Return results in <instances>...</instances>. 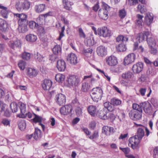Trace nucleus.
<instances>
[{"label": "nucleus", "mask_w": 158, "mask_h": 158, "mask_svg": "<svg viewBox=\"0 0 158 158\" xmlns=\"http://www.w3.org/2000/svg\"><path fill=\"white\" fill-rule=\"evenodd\" d=\"M127 2L130 6L135 5L138 3L137 0H127Z\"/></svg>", "instance_id": "nucleus-60"}, {"label": "nucleus", "mask_w": 158, "mask_h": 158, "mask_svg": "<svg viewBox=\"0 0 158 158\" xmlns=\"http://www.w3.org/2000/svg\"><path fill=\"white\" fill-rule=\"evenodd\" d=\"M64 78L65 76L60 73L57 74L55 76L56 80L59 82H62L64 81Z\"/></svg>", "instance_id": "nucleus-42"}, {"label": "nucleus", "mask_w": 158, "mask_h": 158, "mask_svg": "<svg viewBox=\"0 0 158 158\" xmlns=\"http://www.w3.org/2000/svg\"><path fill=\"white\" fill-rule=\"evenodd\" d=\"M35 55V59L36 60H38L39 61H42L44 60V57L43 56L38 52H37Z\"/></svg>", "instance_id": "nucleus-57"}, {"label": "nucleus", "mask_w": 158, "mask_h": 158, "mask_svg": "<svg viewBox=\"0 0 158 158\" xmlns=\"http://www.w3.org/2000/svg\"><path fill=\"white\" fill-rule=\"evenodd\" d=\"M75 112L76 115L77 116L80 117L82 115V110L79 106L76 108L75 110Z\"/></svg>", "instance_id": "nucleus-58"}, {"label": "nucleus", "mask_w": 158, "mask_h": 158, "mask_svg": "<svg viewBox=\"0 0 158 158\" xmlns=\"http://www.w3.org/2000/svg\"><path fill=\"white\" fill-rule=\"evenodd\" d=\"M35 117L32 119L33 121L35 123H39V124L41 126L43 130L44 129V125L41 123L42 118L40 117L39 116L35 114H34Z\"/></svg>", "instance_id": "nucleus-35"}, {"label": "nucleus", "mask_w": 158, "mask_h": 158, "mask_svg": "<svg viewBox=\"0 0 158 158\" xmlns=\"http://www.w3.org/2000/svg\"><path fill=\"white\" fill-rule=\"evenodd\" d=\"M153 15L152 13H147L145 18V21L148 25H150L152 22Z\"/></svg>", "instance_id": "nucleus-25"}, {"label": "nucleus", "mask_w": 158, "mask_h": 158, "mask_svg": "<svg viewBox=\"0 0 158 158\" xmlns=\"http://www.w3.org/2000/svg\"><path fill=\"white\" fill-rule=\"evenodd\" d=\"M63 2L64 4V8L68 10H70L72 9L71 5L67 0H63Z\"/></svg>", "instance_id": "nucleus-50"}, {"label": "nucleus", "mask_w": 158, "mask_h": 158, "mask_svg": "<svg viewBox=\"0 0 158 158\" xmlns=\"http://www.w3.org/2000/svg\"><path fill=\"white\" fill-rule=\"evenodd\" d=\"M107 110L103 109L102 110L98 111L96 115L102 119H107Z\"/></svg>", "instance_id": "nucleus-21"}, {"label": "nucleus", "mask_w": 158, "mask_h": 158, "mask_svg": "<svg viewBox=\"0 0 158 158\" xmlns=\"http://www.w3.org/2000/svg\"><path fill=\"white\" fill-rule=\"evenodd\" d=\"M67 60L71 64L75 65L77 63V60L75 54L73 53L69 54L67 57Z\"/></svg>", "instance_id": "nucleus-19"}, {"label": "nucleus", "mask_w": 158, "mask_h": 158, "mask_svg": "<svg viewBox=\"0 0 158 158\" xmlns=\"http://www.w3.org/2000/svg\"><path fill=\"white\" fill-rule=\"evenodd\" d=\"M142 107L143 108L144 111L146 113H149L151 110V106L148 102H144L140 103Z\"/></svg>", "instance_id": "nucleus-20"}, {"label": "nucleus", "mask_w": 158, "mask_h": 158, "mask_svg": "<svg viewBox=\"0 0 158 158\" xmlns=\"http://www.w3.org/2000/svg\"><path fill=\"white\" fill-rule=\"evenodd\" d=\"M37 22V24H38L39 26H42L44 25H45V19L43 18V15H40L36 19Z\"/></svg>", "instance_id": "nucleus-40"}, {"label": "nucleus", "mask_w": 158, "mask_h": 158, "mask_svg": "<svg viewBox=\"0 0 158 158\" xmlns=\"http://www.w3.org/2000/svg\"><path fill=\"white\" fill-rule=\"evenodd\" d=\"M26 105L25 104L22 103H20L19 106V109L21 114H18L17 115V117L19 118H23L25 116L24 114L26 112Z\"/></svg>", "instance_id": "nucleus-23"}, {"label": "nucleus", "mask_w": 158, "mask_h": 158, "mask_svg": "<svg viewBox=\"0 0 158 158\" xmlns=\"http://www.w3.org/2000/svg\"><path fill=\"white\" fill-rule=\"evenodd\" d=\"M60 19L65 24L68 25L69 24V21L66 19L63 15L61 16Z\"/></svg>", "instance_id": "nucleus-64"}, {"label": "nucleus", "mask_w": 158, "mask_h": 158, "mask_svg": "<svg viewBox=\"0 0 158 158\" xmlns=\"http://www.w3.org/2000/svg\"><path fill=\"white\" fill-rule=\"evenodd\" d=\"M10 107L13 112L15 113L18 110L17 104L15 102L11 103L10 104Z\"/></svg>", "instance_id": "nucleus-47"}, {"label": "nucleus", "mask_w": 158, "mask_h": 158, "mask_svg": "<svg viewBox=\"0 0 158 158\" xmlns=\"http://www.w3.org/2000/svg\"><path fill=\"white\" fill-rule=\"evenodd\" d=\"M150 35V33L149 31H144L141 32L138 34L137 37V40L139 41V43L144 41L146 38Z\"/></svg>", "instance_id": "nucleus-12"}, {"label": "nucleus", "mask_w": 158, "mask_h": 158, "mask_svg": "<svg viewBox=\"0 0 158 158\" xmlns=\"http://www.w3.org/2000/svg\"><path fill=\"white\" fill-rule=\"evenodd\" d=\"M57 68L60 72L64 71L66 68V64L63 60H58L57 63Z\"/></svg>", "instance_id": "nucleus-18"}, {"label": "nucleus", "mask_w": 158, "mask_h": 158, "mask_svg": "<svg viewBox=\"0 0 158 158\" xmlns=\"http://www.w3.org/2000/svg\"><path fill=\"white\" fill-rule=\"evenodd\" d=\"M28 75L30 77H33L36 76L38 74L37 71L35 69L29 68L27 69Z\"/></svg>", "instance_id": "nucleus-32"}, {"label": "nucleus", "mask_w": 158, "mask_h": 158, "mask_svg": "<svg viewBox=\"0 0 158 158\" xmlns=\"http://www.w3.org/2000/svg\"><path fill=\"white\" fill-rule=\"evenodd\" d=\"M28 25L30 28L32 29H36L39 26L38 24H37L36 23L33 21H30L28 23Z\"/></svg>", "instance_id": "nucleus-52"}, {"label": "nucleus", "mask_w": 158, "mask_h": 158, "mask_svg": "<svg viewBox=\"0 0 158 158\" xmlns=\"http://www.w3.org/2000/svg\"><path fill=\"white\" fill-rule=\"evenodd\" d=\"M42 136L41 131L38 128H35V131L34 133V138L35 140H37L40 138Z\"/></svg>", "instance_id": "nucleus-37"}, {"label": "nucleus", "mask_w": 158, "mask_h": 158, "mask_svg": "<svg viewBox=\"0 0 158 158\" xmlns=\"http://www.w3.org/2000/svg\"><path fill=\"white\" fill-rule=\"evenodd\" d=\"M36 29H37L38 34L41 36L43 35L45 33L44 27L42 26L39 25Z\"/></svg>", "instance_id": "nucleus-41"}, {"label": "nucleus", "mask_w": 158, "mask_h": 158, "mask_svg": "<svg viewBox=\"0 0 158 158\" xmlns=\"http://www.w3.org/2000/svg\"><path fill=\"white\" fill-rule=\"evenodd\" d=\"M106 62L110 66H114L118 63L117 59L114 56H111L106 58Z\"/></svg>", "instance_id": "nucleus-10"}, {"label": "nucleus", "mask_w": 158, "mask_h": 158, "mask_svg": "<svg viewBox=\"0 0 158 158\" xmlns=\"http://www.w3.org/2000/svg\"><path fill=\"white\" fill-rule=\"evenodd\" d=\"M114 131L113 127L107 126H103L102 129V132L106 136H109Z\"/></svg>", "instance_id": "nucleus-13"}, {"label": "nucleus", "mask_w": 158, "mask_h": 158, "mask_svg": "<svg viewBox=\"0 0 158 158\" xmlns=\"http://www.w3.org/2000/svg\"><path fill=\"white\" fill-rule=\"evenodd\" d=\"M18 126L21 131H24L26 127V121L24 120H19L18 123Z\"/></svg>", "instance_id": "nucleus-38"}, {"label": "nucleus", "mask_w": 158, "mask_h": 158, "mask_svg": "<svg viewBox=\"0 0 158 158\" xmlns=\"http://www.w3.org/2000/svg\"><path fill=\"white\" fill-rule=\"evenodd\" d=\"M22 57L23 59L28 60L30 58L31 54L30 53L24 52L22 54Z\"/></svg>", "instance_id": "nucleus-55"}, {"label": "nucleus", "mask_w": 158, "mask_h": 158, "mask_svg": "<svg viewBox=\"0 0 158 158\" xmlns=\"http://www.w3.org/2000/svg\"><path fill=\"white\" fill-rule=\"evenodd\" d=\"M142 112L136 110H131L129 114V116L133 120H139L142 117Z\"/></svg>", "instance_id": "nucleus-7"}, {"label": "nucleus", "mask_w": 158, "mask_h": 158, "mask_svg": "<svg viewBox=\"0 0 158 158\" xmlns=\"http://www.w3.org/2000/svg\"><path fill=\"white\" fill-rule=\"evenodd\" d=\"M107 48L105 46L101 45L98 47L96 49L98 55L101 56H103L106 54Z\"/></svg>", "instance_id": "nucleus-16"}, {"label": "nucleus", "mask_w": 158, "mask_h": 158, "mask_svg": "<svg viewBox=\"0 0 158 158\" xmlns=\"http://www.w3.org/2000/svg\"><path fill=\"white\" fill-rule=\"evenodd\" d=\"M141 140L135 135L129 138V145L133 149H138L139 148V144Z\"/></svg>", "instance_id": "nucleus-5"}, {"label": "nucleus", "mask_w": 158, "mask_h": 158, "mask_svg": "<svg viewBox=\"0 0 158 158\" xmlns=\"http://www.w3.org/2000/svg\"><path fill=\"white\" fill-rule=\"evenodd\" d=\"M110 106L107 107V109L109 111L107 110V119L110 118L111 120H113L115 118V115L112 112L113 110V109H110Z\"/></svg>", "instance_id": "nucleus-34"}, {"label": "nucleus", "mask_w": 158, "mask_h": 158, "mask_svg": "<svg viewBox=\"0 0 158 158\" xmlns=\"http://www.w3.org/2000/svg\"><path fill=\"white\" fill-rule=\"evenodd\" d=\"M28 23L26 24L21 23V24H19V30L20 32L25 33L28 31L27 25Z\"/></svg>", "instance_id": "nucleus-29"}, {"label": "nucleus", "mask_w": 158, "mask_h": 158, "mask_svg": "<svg viewBox=\"0 0 158 158\" xmlns=\"http://www.w3.org/2000/svg\"><path fill=\"white\" fill-rule=\"evenodd\" d=\"M45 9V4H40L35 5L34 7L35 11L37 13H40L43 11Z\"/></svg>", "instance_id": "nucleus-28"}, {"label": "nucleus", "mask_w": 158, "mask_h": 158, "mask_svg": "<svg viewBox=\"0 0 158 158\" xmlns=\"http://www.w3.org/2000/svg\"><path fill=\"white\" fill-rule=\"evenodd\" d=\"M42 87L45 91H48L49 92V80L48 79H45L42 84Z\"/></svg>", "instance_id": "nucleus-36"}, {"label": "nucleus", "mask_w": 158, "mask_h": 158, "mask_svg": "<svg viewBox=\"0 0 158 158\" xmlns=\"http://www.w3.org/2000/svg\"><path fill=\"white\" fill-rule=\"evenodd\" d=\"M110 6L102 2V7L98 11L99 17L104 20L107 19L108 17V11L110 10Z\"/></svg>", "instance_id": "nucleus-2"}, {"label": "nucleus", "mask_w": 158, "mask_h": 158, "mask_svg": "<svg viewBox=\"0 0 158 158\" xmlns=\"http://www.w3.org/2000/svg\"><path fill=\"white\" fill-rule=\"evenodd\" d=\"M143 68V64L139 62L134 64L132 68V70L135 73H139L140 72Z\"/></svg>", "instance_id": "nucleus-15"}, {"label": "nucleus", "mask_w": 158, "mask_h": 158, "mask_svg": "<svg viewBox=\"0 0 158 158\" xmlns=\"http://www.w3.org/2000/svg\"><path fill=\"white\" fill-rule=\"evenodd\" d=\"M153 157L158 158V147H155L153 150Z\"/></svg>", "instance_id": "nucleus-62"}, {"label": "nucleus", "mask_w": 158, "mask_h": 158, "mask_svg": "<svg viewBox=\"0 0 158 158\" xmlns=\"http://www.w3.org/2000/svg\"><path fill=\"white\" fill-rule=\"evenodd\" d=\"M126 15V12L124 9L120 10L119 11V16L121 19L124 18Z\"/></svg>", "instance_id": "nucleus-59"}, {"label": "nucleus", "mask_w": 158, "mask_h": 158, "mask_svg": "<svg viewBox=\"0 0 158 158\" xmlns=\"http://www.w3.org/2000/svg\"><path fill=\"white\" fill-rule=\"evenodd\" d=\"M92 91L91 97L93 100L97 102L101 100L103 93L102 89L100 87H97L93 88Z\"/></svg>", "instance_id": "nucleus-4"}, {"label": "nucleus", "mask_w": 158, "mask_h": 158, "mask_svg": "<svg viewBox=\"0 0 158 158\" xmlns=\"http://www.w3.org/2000/svg\"><path fill=\"white\" fill-rule=\"evenodd\" d=\"M78 32L79 35L81 37L85 38V35L81 28H79Z\"/></svg>", "instance_id": "nucleus-63"}, {"label": "nucleus", "mask_w": 158, "mask_h": 158, "mask_svg": "<svg viewBox=\"0 0 158 158\" xmlns=\"http://www.w3.org/2000/svg\"><path fill=\"white\" fill-rule=\"evenodd\" d=\"M133 74L130 72L123 73L122 74V77L124 79L131 78L133 76Z\"/></svg>", "instance_id": "nucleus-44"}, {"label": "nucleus", "mask_w": 158, "mask_h": 158, "mask_svg": "<svg viewBox=\"0 0 158 158\" xmlns=\"http://www.w3.org/2000/svg\"><path fill=\"white\" fill-rule=\"evenodd\" d=\"M147 41L149 47L155 46L156 43L153 36L150 33V35L147 39Z\"/></svg>", "instance_id": "nucleus-26"}, {"label": "nucleus", "mask_w": 158, "mask_h": 158, "mask_svg": "<svg viewBox=\"0 0 158 158\" xmlns=\"http://www.w3.org/2000/svg\"><path fill=\"white\" fill-rule=\"evenodd\" d=\"M138 10L141 13H143L146 11V9L145 6L144 5L141 4H139L138 6Z\"/></svg>", "instance_id": "nucleus-54"}, {"label": "nucleus", "mask_w": 158, "mask_h": 158, "mask_svg": "<svg viewBox=\"0 0 158 158\" xmlns=\"http://www.w3.org/2000/svg\"><path fill=\"white\" fill-rule=\"evenodd\" d=\"M132 108L133 109L131 110H136L142 112V106L140 105H139L136 103H134L133 104Z\"/></svg>", "instance_id": "nucleus-48"}, {"label": "nucleus", "mask_w": 158, "mask_h": 158, "mask_svg": "<svg viewBox=\"0 0 158 158\" xmlns=\"http://www.w3.org/2000/svg\"><path fill=\"white\" fill-rule=\"evenodd\" d=\"M52 50L54 54L56 55L60 52L61 48L59 45L57 44L52 48Z\"/></svg>", "instance_id": "nucleus-49"}, {"label": "nucleus", "mask_w": 158, "mask_h": 158, "mask_svg": "<svg viewBox=\"0 0 158 158\" xmlns=\"http://www.w3.org/2000/svg\"><path fill=\"white\" fill-rule=\"evenodd\" d=\"M90 89V86L87 82H84L82 83L81 90L83 92H88Z\"/></svg>", "instance_id": "nucleus-33"}, {"label": "nucleus", "mask_w": 158, "mask_h": 158, "mask_svg": "<svg viewBox=\"0 0 158 158\" xmlns=\"http://www.w3.org/2000/svg\"><path fill=\"white\" fill-rule=\"evenodd\" d=\"M136 16L137 19L136 20V24L139 25V27L141 26L143 22L142 19L143 16L139 14H137Z\"/></svg>", "instance_id": "nucleus-43"}, {"label": "nucleus", "mask_w": 158, "mask_h": 158, "mask_svg": "<svg viewBox=\"0 0 158 158\" xmlns=\"http://www.w3.org/2000/svg\"><path fill=\"white\" fill-rule=\"evenodd\" d=\"M72 110V107L70 104L65 105L64 107H61L60 109V112L61 114L67 115L69 114Z\"/></svg>", "instance_id": "nucleus-11"}, {"label": "nucleus", "mask_w": 158, "mask_h": 158, "mask_svg": "<svg viewBox=\"0 0 158 158\" xmlns=\"http://www.w3.org/2000/svg\"><path fill=\"white\" fill-rule=\"evenodd\" d=\"M80 79L77 77L72 75L67 77L66 81L67 86L70 88L78 86L80 83Z\"/></svg>", "instance_id": "nucleus-1"}, {"label": "nucleus", "mask_w": 158, "mask_h": 158, "mask_svg": "<svg viewBox=\"0 0 158 158\" xmlns=\"http://www.w3.org/2000/svg\"><path fill=\"white\" fill-rule=\"evenodd\" d=\"M147 74L149 76H153L156 74L155 70L152 67L149 68L147 71Z\"/></svg>", "instance_id": "nucleus-51"}, {"label": "nucleus", "mask_w": 158, "mask_h": 158, "mask_svg": "<svg viewBox=\"0 0 158 158\" xmlns=\"http://www.w3.org/2000/svg\"><path fill=\"white\" fill-rule=\"evenodd\" d=\"M55 101L59 106H63L66 102V97L64 95L59 94L56 95Z\"/></svg>", "instance_id": "nucleus-8"}, {"label": "nucleus", "mask_w": 158, "mask_h": 158, "mask_svg": "<svg viewBox=\"0 0 158 158\" xmlns=\"http://www.w3.org/2000/svg\"><path fill=\"white\" fill-rule=\"evenodd\" d=\"M135 58V55L134 53L129 54L126 56L124 60V63L125 65H127L134 62Z\"/></svg>", "instance_id": "nucleus-14"}, {"label": "nucleus", "mask_w": 158, "mask_h": 158, "mask_svg": "<svg viewBox=\"0 0 158 158\" xmlns=\"http://www.w3.org/2000/svg\"><path fill=\"white\" fill-rule=\"evenodd\" d=\"M98 136V133L97 131H95L93 134L89 137L90 139H93L97 138Z\"/></svg>", "instance_id": "nucleus-61"}, {"label": "nucleus", "mask_w": 158, "mask_h": 158, "mask_svg": "<svg viewBox=\"0 0 158 158\" xmlns=\"http://www.w3.org/2000/svg\"><path fill=\"white\" fill-rule=\"evenodd\" d=\"M145 127L142 126L139 127L137 130V135H135L139 139L141 140L144 135V129Z\"/></svg>", "instance_id": "nucleus-22"}, {"label": "nucleus", "mask_w": 158, "mask_h": 158, "mask_svg": "<svg viewBox=\"0 0 158 158\" xmlns=\"http://www.w3.org/2000/svg\"><path fill=\"white\" fill-rule=\"evenodd\" d=\"M87 110L89 113L92 116H94L97 114V109L95 106L91 105L88 106Z\"/></svg>", "instance_id": "nucleus-30"}, {"label": "nucleus", "mask_w": 158, "mask_h": 158, "mask_svg": "<svg viewBox=\"0 0 158 158\" xmlns=\"http://www.w3.org/2000/svg\"><path fill=\"white\" fill-rule=\"evenodd\" d=\"M85 44L88 46H93L94 43V40L93 37H88L85 41Z\"/></svg>", "instance_id": "nucleus-39"}, {"label": "nucleus", "mask_w": 158, "mask_h": 158, "mask_svg": "<svg viewBox=\"0 0 158 158\" xmlns=\"http://www.w3.org/2000/svg\"><path fill=\"white\" fill-rule=\"evenodd\" d=\"M21 42L19 40L16 39L15 40L10 41L8 43L9 47L12 49H15L17 47L21 46Z\"/></svg>", "instance_id": "nucleus-17"}, {"label": "nucleus", "mask_w": 158, "mask_h": 158, "mask_svg": "<svg viewBox=\"0 0 158 158\" xmlns=\"http://www.w3.org/2000/svg\"><path fill=\"white\" fill-rule=\"evenodd\" d=\"M121 103V101L117 99L113 98L111 100V104L114 106L120 105Z\"/></svg>", "instance_id": "nucleus-53"}, {"label": "nucleus", "mask_w": 158, "mask_h": 158, "mask_svg": "<svg viewBox=\"0 0 158 158\" xmlns=\"http://www.w3.org/2000/svg\"><path fill=\"white\" fill-rule=\"evenodd\" d=\"M117 51L118 52H123L126 50V48L124 43H121L116 47Z\"/></svg>", "instance_id": "nucleus-46"}, {"label": "nucleus", "mask_w": 158, "mask_h": 158, "mask_svg": "<svg viewBox=\"0 0 158 158\" xmlns=\"http://www.w3.org/2000/svg\"><path fill=\"white\" fill-rule=\"evenodd\" d=\"M18 65L20 69L23 70L25 68L26 66V62L23 61L21 60L19 62Z\"/></svg>", "instance_id": "nucleus-56"}, {"label": "nucleus", "mask_w": 158, "mask_h": 158, "mask_svg": "<svg viewBox=\"0 0 158 158\" xmlns=\"http://www.w3.org/2000/svg\"><path fill=\"white\" fill-rule=\"evenodd\" d=\"M128 40V38L126 37H124L122 35L118 36L117 39L116 40L118 42H120L121 43H124L127 42Z\"/></svg>", "instance_id": "nucleus-45"}, {"label": "nucleus", "mask_w": 158, "mask_h": 158, "mask_svg": "<svg viewBox=\"0 0 158 158\" xmlns=\"http://www.w3.org/2000/svg\"><path fill=\"white\" fill-rule=\"evenodd\" d=\"M7 28V24L6 22L2 19H0V30L2 31L6 30Z\"/></svg>", "instance_id": "nucleus-31"}, {"label": "nucleus", "mask_w": 158, "mask_h": 158, "mask_svg": "<svg viewBox=\"0 0 158 158\" xmlns=\"http://www.w3.org/2000/svg\"><path fill=\"white\" fill-rule=\"evenodd\" d=\"M14 15L15 17H17L18 19V24H21V23L26 24L28 23L27 20V16L24 14L14 13Z\"/></svg>", "instance_id": "nucleus-9"}, {"label": "nucleus", "mask_w": 158, "mask_h": 158, "mask_svg": "<svg viewBox=\"0 0 158 158\" xmlns=\"http://www.w3.org/2000/svg\"><path fill=\"white\" fill-rule=\"evenodd\" d=\"M30 3L27 0H24L21 2H17L15 4L16 9L19 12L23 10H28L30 7Z\"/></svg>", "instance_id": "nucleus-3"}, {"label": "nucleus", "mask_w": 158, "mask_h": 158, "mask_svg": "<svg viewBox=\"0 0 158 158\" xmlns=\"http://www.w3.org/2000/svg\"><path fill=\"white\" fill-rule=\"evenodd\" d=\"M98 35L99 36L105 38L110 37L111 35V31L106 27L98 28Z\"/></svg>", "instance_id": "nucleus-6"}, {"label": "nucleus", "mask_w": 158, "mask_h": 158, "mask_svg": "<svg viewBox=\"0 0 158 158\" xmlns=\"http://www.w3.org/2000/svg\"><path fill=\"white\" fill-rule=\"evenodd\" d=\"M0 9H2L1 14L2 16L5 18H7L10 11L8 10L7 7L2 6L0 4Z\"/></svg>", "instance_id": "nucleus-24"}, {"label": "nucleus", "mask_w": 158, "mask_h": 158, "mask_svg": "<svg viewBox=\"0 0 158 158\" xmlns=\"http://www.w3.org/2000/svg\"><path fill=\"white\" fill-rule=\"evenodd\" d=\"M26 40L29 42H35L37 39L36 35L33 34H30L27 35L25 37Z\"/></svg>", "instance_id": "nucleus-27"}]
</instances>
